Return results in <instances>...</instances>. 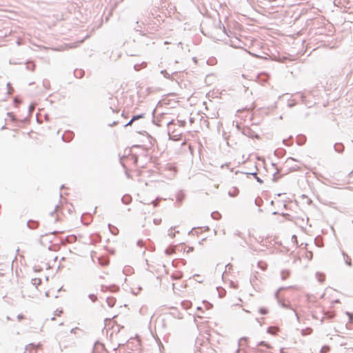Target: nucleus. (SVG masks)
Listing matches in <instances>:
<instances>
[{"instance_id":"3","label":"nucleus","mask_w":353,"mask_h":353,"mask_svg":"<svg viewBox=\"0 0 353 353\" xmlns=\"http://www.w3.org/2000/svg\"><path fill=\"white\" fill-rule=\"evenodd\" d=\"M168 134L172 140L179 141L181 139V132L176 128L175 123L172 121L168 125Z\"/></svg>"},{"instance_id":"15","label":"nucleus","mask_w":353,"mask_h":353,"mask_svg":"<svg viewBox=\"0 0 353 353\" xmlns=\"http://www.w3.org/2000/svg\"><path fill=\"white\" fill-rule=\"evenodd\" d=\"M8 115L10 117V118L12 119H14V116H13L12 113H8Z\"/></svg>"},{"instance_id":"9","label":"nucleus","mask_w":353,"mask_h":353,"mask_svg":"<svg viewBox=\"0 0 353 353\" xmlns=\"http://www.w3.org/2000/svg\"><path fill=\"white\" fill-rule=\"evenodd\" d=\"M259 312L262 314H265L268 313V310L265 307H262L259 309Z\"/></svg>"},{"instance_id":"2","label":"nucleus","mask_w":353,"mask_h":353,"mask_svg":"<svg viewBox=\"0 0 353 353\" xmlns=\"http://www.w3.org/2000/svg\"><path fill=\"white\" fill-rule=\"evenodd\" d=\"M62 204H55L54 209L50 212L49 222L55 223L61 220L62 215Z\"/></svg>"},{"instance_id":"11","label":"nucleus","mask_w":353,"mask_h":353,"mask_svg":"<svg viewBox=\"0 0 353 353\" xmlns=\"http://www.w3.org/2000/svg\"><path fill=\"white\" fill-rule=\"evenodd\" d=\"M34 285L40 284L41 280L39 279H34L32 280Z\"/></svg>"},{"instance_id":"1","label":"nucleus","mask_w":353,"mask_h":353,"mask_svg":"<svg viewBox=\"0 0 353 353\" xmlns=\"http://www.w3.org/2000/svg\"><path fill=\"white\" fill-rule=\"evenodd\" d=\"M256 240L259 242L260 247L256 248L255 250L260 252H265L266 250H271L276 243L274 238L272 236H259L256 238Z\"/></svg>"},{"instance_id":"7","label":"nucleus","mask_w":353,"mask_h":353,"mask_svg":"<svg viewBox=\"0 0 353 353\" xmlns=\"http://www.w3.org/2000/svg\"><path fill=\"white\" fill-rule=\"evenodd\" d=\"M303 335H309L312 334V329L311 327H305L301 331Z\"/></svg>"},{"instance_id":"8","label":"nucleus","mask_w":353,"mask_h":353,"mask_svg":"<svg viewBox=\"0 0 353 353\" xmlns=\"http://www.w3.org/2000/svg\"><path fill=\"white\" fill-rule=\"evenodd\" d=\"M258 265H259V267H260L263 270H266V268H267V264H266V263H263V262H262V261L259 262Z\"/></svg>"},{"instance_id":"14","label":"nucleus","mask_w":353,"mask_h":353,"mask_svg":"<svg viewBox=\"0 0 353 353\" xmlns=\"http://www.w3.org/2000/svg\"><path fill=\"white\" fill-rule=\"evenodd\" d=\"M173 252H174V250H173V249H172L171 250H170L169 249H168V250H166V252H167L168 254H170L172 253Z\"/></svg>"},{"instance_id":"13","label":"nucleus","mask_w":353,"mask_h":353,"mask_svg":"<svg viewBox=\"0 0 353 353\" xmlns=\"http://www.w3.org/2000/svg\"><path fill=\"white\" fill-rule=\"evenodd\" d=\"M134 121L132 119L125 125V126L131 125Z\"/></svg>"},{"instance_id":"4","label":"nucleus","mask_w":353,"mask_h":353,"mask_svg":"<svg viewBox=\"0 0 353 353\" xmlns=\"http://www.w3.org/2000/svg\"><path fill=\"white\" fill-rule=\"evenodd\" d=\"M128 161H133V163L136 165L137 163V157L134 154H130L128 157L123 159L122 163L123 165H125L128 163Z\"/></svg>"},{"instance_id":"12","label":"nucleus","mask_w":353,"mask_h":353,"mask_svg":"<svg viewBox=\"0 0 353 353\" xmlns=\"http://www.w3.org/2000/svg\"><path fill=\"white\" fill-rule=\"evenodd\" d=\"M63 232H64L63 230H58L53 231L52 233V234H59V233H63Z\"/></svg>"},{"instance_id":"6","label":"nucleus","mask_w":353,"mask_h":353,"mask_svg":"<svg viewBox=\"0 0 353 353\" xmlns=\"http://www.w3.org/2000/svg\"><path fill=\"white\" fill-rule=\"evenodd\" d=\"M279 328L276 326H271L268 329V332L272 335H276L279 332Z\"/></svg>"},{"instance_id":"10","label":"nucleus","mask_w":353,"mask_h":353,"mask_svg":"<svg viewBox=\"0 0 353 353\" xmlns=\"http://www.w3.org/2000/svg\"><path fill=\"white\" fill-rule=\"evenodd\" d=\"M143 116L142 114H141V115H137V116H134V117H132V121L138 120V119H139L143 118Z\"/></svg>"},{"instance_id":"5","label":"nucleus","mask_w":353,"mask_h":353,"mask_svg":"<svg viewBox=\"0 0 353 353\" xmlns=\"http://www.w3.org/2000/svg\"><path fill=\"white\" fill-rule=\"evenodd\" d=\"M179 247L182 250H183V252H185L187 253L191 252L194 250V248L192 246H190V245H188L185 243L181 244Z\"/></svg>"}]
</instances>
